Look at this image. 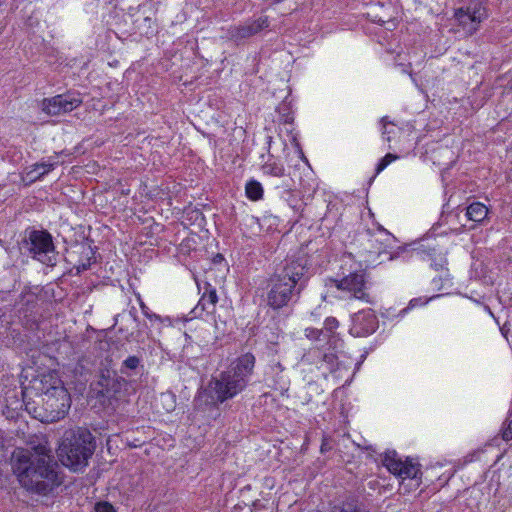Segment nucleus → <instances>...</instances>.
I'll use <instances>...</instances> for the list:
<instances>
[{
  "instance_id": "32",
  "label": "nucleus",
  "mask_w": 512,
  "mask_h": 512,
  "mask_svg": "<svg viewBox=\"0 0 512 512\" xmlns=\"http://www.w3.org/2000/svg\"><path fill=\"white\" fill-rule=\"evenodd\" d=\"M388 166V163H386L383 158L380 160V162L378 163L377 167H376V173L379 174L380 172H382L386 167Z\"/></svg>"
},
{
  "instance_id": "22",
  "label": "nucleus",
  "mask_w": 512,
  "mask_h": 512,
  "mask_svg": "<svg viewBox=\"0 0 512 512\" xmlns=\"http://www.w3.org/2000/svg\"><path fill=\"white\" fill-rule=\"evenodd\" d=\"M245 193L251 201H259L263 198L264 190L259 181L251 179L245 185Z\"/></svg>"
},
{
  "instance_id": "26",
  "label": "nucleus",
  "mask_w": 512,
  "mask_h": 512,
  "mask_svg": "<svg viewBox=\"0 0 512 512\" xmlns=\"http://www.w3.org/2000/svg\"><path fill=\"white\" fill-rule=\"evenodd\" d=\"M338 326H339V322L334 317H328V318H326V320L324 322V328L330 332H333L335 329H337Z\"/></svg>"
},
{
  "instance_id": "15",
  "label": "nucleus",
  "mask_w": 512,
  "mask_h": 512,
  "mask_svg": "<svg viewBox=\"0 0 512 512\" xmlns=\"http://www.w3.org/2000/svg\"><path fill=\"white\" fill-rule=\"evenodd\" d=\"M415 253L418 257L430 261L431 267H433L435 270H446V256L442 251L437 250L435 247L421 245Z\"/></svg>"
},
{
  "instance_id": "8",
  "label": "nucleus",
  "mask_w": 512,
  "mask_h": 512,
  "mask_svg": "<svg viewBox=\"0 0 512 512\" xmlns=\"http://www.w3.org/2000/svg\"><path fill=\"white\" fill-rule=\"evenodd\" d=\"M71 406V398L66 388H58L54 394L43 397V407L47 422H56L65 417Z\"/></svg>"
},
{
  "instance_id": "21",
  "label": "nucleus",
  "mask_w": 512,
  "mask_h": 512,
  "mask_svg": "<svg viewBox=\"0 0 512 512\" xmlns=\"http://www.w3.org/2000/svg\"><path fill=\"white\" fill-rule=\"evenodd\" d=\"M488 215V208L480 202L471 203L466 209V216L474 222L483 221Z\"/></svg>"
},
{
  "instance_id": "36",
  "label": "nucleus",
  "mask_w": 512,
  "mask_h": 512,
  "mask_svg": "<svg viewBox=\"0 0 512 512\" xmlns=\"http://www.w3.org/2000/svg\"><path fill=\"white\" fill-rule=\"evenodd\" d=\"M508 415L512 417V410L509 412V414H508Z\"/></svg>"
},
{
  "instance_id": "17",
  "label": "nucleus",
  "mask_w": 512,
  "mask_h": 512,
  "mask_svg": "<svg viewBox=\"0 0 512 512\" xmlns=\"http://www.w3.org/2000/svg\"><path fill=\"white\" fill-rule=\"evenodd\" d=\"M218 301V296L216 290L208 285L200 298L197 306L194 311L197 313L199 310L205 312L206 314H213L215 312L216 303Z\"/></svg>"
},
{
  "instance_id": "34",
  "label": "nucleus",
  "mask_w": 512,
  "mask_h": 512,
  "mask_svg": "<svg viewBox=\"0 0 512 512\" xmlns=\"http://www.w3.org/2000/svg\"><path fill=\"white\" fill-rule=\"evenodd\" d=\"M4 447V432L0 430V450Z\"/></svg>"
},
{
  "instance_id": "10",
  "label": "nucleus",
  "mask_w": 512,
  "mask_h": 512,
  "mask_svg": "<svg viewBox=\"0 0 512 512\" xmlns=\"http://www.w3.org/2000/svg\"><path fill=\"white\" fill-rule=\"evenodd\" d=\"M379 326L378 318L372 309L362 310L352 317L350 334L355 337H367L373 334Z\"/></svg>"
},
{
  "instance_id": "7",
  "label": "nucleus",
  "mask_w": 512,
  "mask_h": 512,
  "mask_svg": "<svg viewBox=\"0 0 512 512\" xmlns=\"http://www.w3.org/2000/svg\"><path fill=\"white\" fill-rule=\"evenodd\" d=\"M331 282L338 290L347 293L349 299H356L367 304L374 303L364 270L351 272L342 279H332Z\"/></svg>"
},
{
  "instance_id": "19",
  "label": "nucleus",
  "mask_w": 512,
  "mask_h": 512,
  "mask_svg": "<svg viewBox=\"0 0 512 512\" xmlns=\"http://www.w3.org/2000/svg\"><path fill=\"white\" fill-rule=\"evenodd\" d=\"M271 143L272 137L269 136L267 137V152L269 159L261 165V170L265 175H270L273 177H282L285 174V168L282 164L276 161H271V158H273V155L270 154Z\"/></svg>"
},
{
  "instance_id": "23",
  "label": "nucleus",
  "mask_w": 512,
  "mask_h": 512,
  "mask_svg": "<svg viewBox=\"0 0 512 512\" xmlns=\"http://www.w3.org/2000/svg\"><path fill=\"white\" fill-rule=\"evenodd\" d=\"M141 360L137 356H129L121 365L120 373L126 376H131L129 371L136 370L140 366Z\"/></svg>"
},
{
  "instance_id": "12",
  "label": "nucleus",
  "mask_w": 512,
  "mask_h": 512,
  "mask_svg": "<svg viewBox=\"0 0 512 512\" xmlns=\"http://www.w3.org/2000/svg\"><path fill=\"white\" fill-rule=\"evenodd\" d=\"M269 25L268 17L261 16L257 19H250L243 24L231 27L229 35L234 41H241L260 33L262 30L268 28Z\"/></svg>"
},
{
  "instance_id": "31",
  "label": "nucleus",
  "mask_w": 512,
  "mask_h": 512,
  "mask_svg": "<svg viewBox=\"0 0 512 512\" xmlns=\"http://www.w3.org/2000/svg\"><path fill=\"white\" fill-rule=\"evenodd\" d=\"M398 158L397 155H394V154H391V153H388L386 154L384 157H383V160L388 163V165L390 163H392L394 160H396Z\"/></svg>"
},
{
  "instance_id": "18",
  "label": "nucleus",
  "mask_w": 512,
  "mask_h": 512,
  "mask_svg": "<svg viewBox=\"0 0 512 512\" xmlns=\"http://www.w3.org/2000/svg\"><path fill=\"white\" fill-rule=\"evenodd\" d=\"M40 384L41 387L39 389L42 392L43 397L49 394H54L58 388H65L62 380L56 372L44 374L41 378Z\"/></svg>"
},
{
  "instance_id": "30",
  "label": "nucleus",
  "mask_w": 512,
  "mask_h": 512,
  "mask_svg": "<svg viewBox=\"0 0 512 512\" xmlns=\"http://www.w3.org/2000/svg\"><path fill=\"white\" fill-rule=\"evenodd\" d=\"M502 335L508 340V333L510 332V323L505 322L503 326L500 328Z\"/></svg>"
},
{
  "instance_id": "5",
  "label": "nucleus",
  "mask_w": 512,
  "mask_h": 512,
  "mask_svg": "<svg viewBox=\"0 0 512 512\" xmlns=\"http://www.w3.org/2000/svg\"><path fill=\"white\" fill-rule=\"evenodd\" d=\"M23 249L47 266L56 264V252L52 236L47 231L31 230L23 240Z\"/></svg>"
},
{
  "instance_id": "33",
  "label": "nucleus",
  "mask_w": 512,
  "mask_h": 512,
  "mask_svg": "<svg viewBox=\"0 0 512 512\" xmlns=\"http://www.w3.org/2000/svg\"><path fill=\"white\" fill-rule=\"evenodd\" d=\"M161 398H162L163 400H170V402H171V403H170L169 407L167 408V411L172 410V409H173L172 396H171V395H169V394H162V395H161Z\"/></svg>"
},
{
  "instance_id": "3",
  "label": "nucleus",
  "mask_w": 512,
  "mask_h": 512,
  "mask_svg": "<svg viewBox=\"0 0 512 512\" xmlns=\"http://www.w3.org/2000/svg\"><path fill=\"white\" fill-rule=\"evenodd\" d=\"M255 356L245 353L239 356L231 367L211 379L208 390L215 403H223L234 398L247 386L255 367Z\"/></svg>"
},
{
  "instance_id": "4",
  "label": "nucleus",
  "mask_w": 512,
  "mask_h": 512,
  "mask_svg": "<svg viewBox=\"0 0 512 512\" xmlns=\"http://www.w3.org/2000/svg\"><path fill=\"white\" fill-rule=\"evenodd\" d=\"M95 444L92 434L82 428L66 431L58 448L61 463L74 472L82 471L93 455Z\"/></svg>"
},
{
  "instance_id": "6",
  "label": "nucleus",
  "mask_w": 512,
  "mask_h": 512,
  "mask_svg": "<svg viewBox=\"0 0 512 512\" xmlns=\"http://www.w3.org/2000/svg\"><path fill=\"white\" fill-rule=\"evenodd\" d=\"M487 17V9L480 0H472L466 7L459 8L454 13L457 31L463 36L473 35Z\"/></svg>"
},
{
  "instance_id": "1",
  "label": "nucleus",
  "mask_w": 512,
  "mask_h": 512,
  "mask_svg": "<svg viewBox=\"0 0 512 512\" xmlns=\"http://www.w3.org/2000/svg\"><path fill=\"white\" fill-rule=\"evenodd\" d=\"M50 449L39 445L30 449L16 448L11 456V466L20 485L28 491L47 494L61 484L57 463Z\"/></svg>"
},
{
  "instance_id": "20",
  "label": "nucleus",
  "mask_w": 512,
  "mask_h": 512,
  "mask_svg": "<svg viewBox=\"0 0 512 512\" xmlns=\"http://www.w3.org/2000/svg\"><path fill=\"white\" fill-rule=\"evenodd\" d=\"M121 383H125V379L121 376H117L116 372L106 370L101 373V379L99 384L107 391L117 392Z\"/></svg>"
},
{
  "instance_id": "11",
  "label": "nucleus",
  "mask_w": 512,
  "mask_h": 512,
  "mask_svg": "<svg viewBox=\"0 0 512 512\" xmlns=\"http://www.w3.org/2000/svg\"><path fill=\"white\" fill-rule=\"evenodd\" d=\"M81 99L70 94L56 95L52 98L44 99L42 110L48 115L57 116L62 113H68L80 106Z\"/></svg>"
},
{
  "instance_id": "16",
  "label": "nucleus",
  "mask_w": 512,
  "mask_h": 512,
  "mask_svg": "<svg viewBox=\"0 0 512 512\" xmlns=\"http://www.w3.org/2000/svg\"><path fill=\"white\" fill-rule=\"evenodd\" d=\"M393 5L390 0L379 1L372 4L367 15L373 22L380 24L389 23L393 19Z\"/></svg>"
},
{
  "instance_id": "14",
  "label": "nucleus",
  "mask_w": 512,
  "mask_h": 512,
  "mask_svg": "<svg viewBox=\"0 0 512 512\" xmlns=\"http://www.w3.org/2000/svg\"><path fill=\"white\" fill-rule=\"evenodd\" d=\"M57 157H49L46 161L35 163L26 168L23 180L33 183L52 171L57 165Z\"/></svg>"
},
{
  "instance_id": "24",
  "label": "nucleus",
  "mask_w": 512,
  "mask_h": 512,
  "mask_svg": "<svg viewBox=\"0 0 512 512\" xmlns=\"http://www.w3.org/2000/svg\"><path fill=\"white\" fill-rule=\"evenodd\" d=\"M502 439L505 440V441H509L512 439V417L511 416H507L504 424H503V427H502Z\"/></svg>"
},
{
  "instance_id": "35",
  "label": "nucleus",
  "mask_w": 512,
  "mask_h": 512,
  "mask_svg": "<svg viewBox=\"0 0 512 512\" xmlns=\"http://www.w3.org/2000/svg\"><path fill=\"white\" fill-rule=\"evenodd\" d=\"M324 449H326V446L323 444L322 447H321V451L323 452Z\"/></svg>"
},
{
  "instance_id": "28",
  "label": "nucleus",
  "mask_w": 512,
  "mask_h": 512,
  "mask_svg": "<svg viewBox=\"0 0 512 512\" xmlns=\"http://www.w3.org/2000/svg\"><path fill=\"white\" fill-rule=\"evenodd\" d=\"M321 333H322L321 330H318L315 328H306L305 329V335H306V337H308L310 339H315V340L319 339Z\"/></svg>"
},
{
  "instance_id": "2",
  "label": "nucleus",
  "mask_w": 512,
  "mask_h": 512,
  "mask_svg": "<svg viewBox=\"0 0 512 512\" xmlns=\"http://www.w3.org/2000/svg\"><path fill=\"white\" fill-rule=\"evenodd\" d=\"M307 261L304 258L288 260L270 278L267 302L273 309H280L299 296L305 288L308 276Z\"/></svg>"
},
{
  "instance_id": "13",
  "label": "nucleus",
  "mask_w": 512,
  "mask_h": 512,
  "mask_svg": "<svg viewBox=\"0 0 512 512\" xmlns=\"http://www.w3.org/2000/svg\"><path fill=\"white\" fill-rule=\"evenodd\" d=\"M357 241L362 247L359 256L365 263L370 262L373 256L380 255L383 250V244L369 231L360 234Z\"/></svg>"
},
{
  "instance_id": "25",
  "label": "nucleus",
  "mask_w": 512,
  "mask_h": 512,
  "mask_svg": "<svg viewBox=\"0 0 512 512\" xmlns=\"http://www.w3.org/2000/svg\"><path fill=\"white\" fill-rule=\"evenodd\" d=\"M380 122L382 124V135H383V138L387 142H390L391 141V134L393 133V129H388V124H390V122H388L387 117L381 118Z\"/></svg>"
},
{
  "instance_id": "9",
  "label": "nucleus",
  "mask_w": 512,
  "mask_h": 512,
  "mask_svg": "<svg viewBox=\"0 0 512 512\" xmlns=\"http://www.w3.org/2000/svg\"><path fill=\"white\" fill-rule=\"evenodd\" d=\"M384 466L390 473L396 475L402 480L405 479H418L421 475L420 465L414 462L413 459L407 458L402 460L398 457L395 451L387 452L383 460Z\"/></svg>"
},
{
  "instance_id": "27",
  "label": "nucleus",
  "mask_w": 512,
  "mask_h": 512,
  "mask_svg": "<svg viewBox=\"0 0 512 512\" xmlns=\"http://www.w3.org/2000/svg\"><path fill=\"white\" fill-rule=\"evenodd\" d=\"M96 512H116L114 507L108 502L98 503L95 507Z\"/></svg>"
},
{
  "instance_id": "29",
  "label": "nucleus",
  "mask_w": 512,
  "mask_h": 512,
  "mask_svg": "<svg viewBox=\"0 0 512 512\" xmlns=\"http://www.w3.org/2000/svg\"><path fill=\"white\" fill-rule=\"evenodd\" d=\"M140 307H141V310H142L143 314H144L147 318H149L150 320H152V319H159V316H158V315H156V314H154V313H151V312L149 311V308L144 304V302H142V301L140 302Z\"/></svg>"
}]
</instances>
